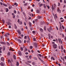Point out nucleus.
Masks as SVG:
<instances>
[{"instance_id": "f257e3e1", "label": "nucleus", "mask_w": 66, "mask_h": 66, "mask_svg": "<svg viewBox=\"0 0 66 66\" xmlns=\"http://www.w3.org/2000/svg\"><path fill=\"white\" fill-rule=\"evenodd\" d=\"M54 49H56L57 48V46L56 44H53L52 45Z\"/></svg>"}, {"instance_id": "f03ea898", "label": "nucleus", "mask_w": 66, "mask_h": 66, "mask_svg": "<svg viewBox=\"0 0 66 66\" xmlns=\"http://www.w3.org/2000/svg\"><path fill=\"white\" fill-rule=\"evenodd\" d=\"M48 30V31L50 32H51V31L52 30V27H50L49 28H48L47 29Z\"/></svg>"}, {"instance_id": "7ed1b4c3", "label": "nucleus", "mask_w": 66, "mask_h": 66, "mask_svg": "<svg viewBox=\"0 0 66 66\" xmlns=\"http://www.w3.org/2000/svg\"><path fill=\"white\" fill-rule=\"evenodd\" d=\"M8 35H10V34L9 33H7L5 34V37H8Z\"/></svg>"}, {"instance_id": "20e7f679", "label": "nucleus", "mask_w": 66, "mask_h": 66, "mask_svg": "<svg viewBox=\"0 0 66 66\" xmlns=\"http://www.w3.org/2000/svg\"><path fill=\"white\" fill-rule=\"evenodd\" d=\"M34 45L35 46V48H37V44L36 43H35L34 44Z\"/></svg>"}, {"instance_id": "39448f33", "label": "nucleus", "mask_w": 66, "mask_h": 66, "mask_svg": "<svg viewBox=\"0 0 66 66\" xmlns=\"http://www.w3.org/2000/svg\"><path fill=\"white\" fill-rule=\"evenodd\" d=\"M38 55H39V56H40V57H42V59H43V58H44V54L43 55V56H42V55H41L40 54H38Z\"/></svg>"}, {"instance_id": "423d86ee", "label": "nucleus", "mask_w": 66, "mask_h": 66, "mask_svg": "<svg viewBox=\"0 0 66 66\" xmlns=\"http://www.w3.org/2000/svg\"><path fill=\"white\" fill-rule=\"evenodd\" d=\"M17 32H18L19 35H21V32L20 30H18L17 31Z\"/></svg>"}, {"instance_id": "0eeeda50", "label": "nucleus", "mask_w": 66, "mask_h": 66, "mask_svg": "<svg viewBox=\"0 0 66 66\" xmlns=\"http://www.w3.org/2000/svg\"><path fill=\"white\" fill-rule=\"evenodd\" d=\"M0 43L1 44H3L4 45H6V43L4 42H1Z\"/></svg>"}, {"instance_id": "6e6552de", "label": "nucleus", "mask_w": 66, "mask_h": 66, "mask_svg": "<svg viewBox=\"0 0 66 66\" xmlns=\"http://www.w3.org/2000/svg\"><path fill=\"white\" fill-rule=\"evenodd\" d=\"M12 15H13V18H15V14L14 13H12Z\"/></svg>"}, {"instance_id": "1a4fd4ad", "label": "nucleus", "mask_w": 66, "mask_h": 66, "mask_svg": "<svg viewBox=\"0 0 66 66\" xmlns=\"http://www.w3.org/2000/svg\"><path fill=\"white\" fill-rule=\"evenodd\" d=\"M18 41L19 42V43H22L21 41L19 39H18Z\"/></svg>"}, {"instance_id": "9d476101", "label": "nucleus", "mask_w": 66, "mask_h": 66, "mask_svg": "<svg viewBox=\"0 0 66 66\" xmlns=\"http://www.w3.org/2000/svg\"><path fill=\"white\" fill-rule=\"evenodd\" d=\"M7 24H8V26H10V25H11V23L9 22H7Z\"/></svg>"}, {"instance_id": "9b49d317", "label": "nucleus", "mask_w": 66, "mask_h": 66, "mask_svg": "<svg viewBox=\"0 0 66 66\" xmlns=\"http://www.w3.org/2000/svg\"><path fill=\"white\" fill-rule=\"evenodd\" d=\"M1 60L2 61H3V62H4V58H3V57H2L1 58Z\"/></svg>"}, {"instance_id": "f8f14e48", "label": "nucleus", "mask_w": 66, "mask_h": 66, "mask_svg": "<svg viewBox=\"0 0 66 66\" xmlns=\"http://www.w3.org/2000/svg\"><path fill=\"white\" fill-rule=\"evenodd\" d=\"M18 54L19 55H21V53L20 51H19V52Z\"/></svg>"}, {"instance_id": "ddd939ff", "label": "nucleus", "mask_w": 66, "mask_h": 66, "mask_svg": "<svg viewBox=\"0 0 66 66\" xmlns=\"http://www.w3.org/2000/svg\"><path fill=\"white\" fill-rule=\"evenodd\" d=\"M57 11L58 12H60V13H61V10H60V9L59 8L58 9H57Z\"/></svg>"}, {"instance_id": "4468645a", "label": "nucleus", "mask_w": 66, "mask_h": 66, "mask_svg": "<svg viewBox=\"0 0 66 66\" xmlns=\"http://www.w3.org/2000/svg\"><path fill=\"white\" fill-rule=\"evenodd\" d=\"M0 65H1V66H4V65L3 64V62L1 63H0Z\"/></svg>"}, {"instance_id": "2eb2a0df", "label": "nucleus", "mask_w": 66, "mask_h": 66, "mask_svg": "<svg viewBox=\"0 0 66 66\" xmlns=\"http://www.w3.org/2000/svg\"><path fill=\"white\" fill-rule=\"evenodd\" d=\"M52 5V7L51 9H52V10L53 11V10H54V7H53V4Z\"/></svg>"}, {"instance_id": "dca6fc26", "label": "nucleus", "mask_w": 66, "mask_h": 66, "mask_svg": "<svg viewBox=\"0 0 66 66\" xmlns=\"http://www.w3.org/2000/svg\"><path fill=\"white\" fill-rule=\"evenodd\" d=\"M16 66H19V62L17 61L16 62Z\"/></svg>"}, {"instance_id": "f3484780", "label": "nucleus", "mask_w": 66, "mask_h": 66, "mask_svg": "<svg viewBox=\"0 0 66 66\" xmlns=\"http://www.w3.org/2000/svg\"><path fill=\"white\" fill-rule=\"evenodd\" d=\"M13 58L14 59V60H16V56H15V55H13Z\"/></svg>"}, {"instance_id": "a211bd4d", "label": "nucleus", "mask_w": 66, "mask_h": 66, "mask_svg": "<svg viewBox=\"0 0 66 66\" xmlns=\"http://www.w3.org/2000/svg\"><path fill=\"white\" fill-rule=\"evenodd\" d=\"M38 18L39 19H40V18H42V16H38Z\"/></svg>"}, {"instance_id": "6ab92c4d", "label": "nucleus", "mask_w": 66, "mask_h": 66, "mask_svg": "<svg viewBox=\"0 0 66 66\" xmlns=\"http://www.w3.org/2000/svg\"><path fill=\"white\" fill-rule=\"evenodd\" d=\"M43 6H44V9H46V6L45 5V4H43Z\"/></svg>"}, {"instance_id": "aec40b11", "label": "nucleus", "mask_w": 66, "mask_h": 66, "mask_svg": "<svg viewBox=\"0 0 66 66\" xmlns=\"http://www.w3.org/2000/svg\"><path fill=\"white\" fill-rule=\"evenodd\" d=\"M29 24L30 27H31V26H32L31 24V22H29Z\"/></svg>"}, {"instance_id": "412c9836", "label": "nucleus", "mask_w": 66, "mask_h": 66, "mask_svg": "<svg viewBox=\"0 0 66 66\" xmlns=\"http://www.w3.org/2000/svg\"><path fill=\"white\" fill-rule=\"evenodd\" d=\"M19 23L20 24H22V21H20L19 22Z\"/></svg>"}, {"instance_id": "4be33fe9", "label": "nucleus", "mask_w": 66, "mask_h": 66, "mask_svg": "<svg viewBox=\"0 0 66 66\" xmlns=\"http://www.w3.org/2000/svg\"><path fill=\"white\" fill-rule=\"evenodd\" d=\"M16 5V6H18V4H17L16 3H14V5Z\"/></svg>"}, {"instance_id": "5701e85b", "label": "nucleus", "mask_w": 66, "mask_h": 66, "mask_svg": "<svg viewBox=\"0 0 66 66\" xmlns=\"http://www.w3.org/2000/svg\"><path fill=\"white\" fill-rule=\"evenodd\" d=\"M39 11L38 10H37L36 11V12L37 13H39Z\"/></svg>"}, {"instance_id": "b1692460", "label": "nucleus", "mask_w": 66, "mask_h": 66, "mask_svg": "<svg viewBox=\"0 0 66 66\" xmlns=\"http://www.w3.org/2000/svg\"><path fill=\"white\" fill-rule=\"evenodd\" d=\"M38 59H39V60H40V61H41V62H43V61L41 59H40V58L38 57Z\"/></svg>"}, {"instance_id": "393cba45", "label": "nucleus", "mask_w": 66, "mask_h": 66, "mask_svg": "<svg viewBox=\"0 0 66 66\" xmlns=\"http://www.w3.org/2000/svg\"><path fill=\"white\" fill-rule=\"evenodd\" d=\"M20 49H21V51H23V48L22 47H20Z\"/></svg>"}, {"instance_id": "a878e982", "label": "nucleus", "mask_w": 66, "mask_h": 66, "mask_svg": "<svg viewBox=\"0 0 66 66\" xmlns=\"http://www.w3.org/2000/svg\"><path fill=\"white\" fill-rule=\"evenodd\" d=\"M6 12H8V11H9V9H7V8H6Z\"/></svg>"}, {"instance_id": "bb28decb", "label": "nucleus", "mask_w": 66, "mask_h": 66, "mask_svg": "<svg viewBox=\"0 0 66 66\" xmlns=\"http://www.w3.org/2000/svg\"><path fill=\"white\" fill-rule=\"evenodd\" d=\"M33 59H34V60H37V58L36 57H33Z\"/></svg>"}, {"instance_id": "cd10ccee", "label": "nucleus", "mask_w": 66, "mask_h": 66, "mask_svg": "<svg viewBox=\"0 0 66 66\" xmlns=\"http://www.w3.org/2000/svg\"><path fill=\"white\" fill-rule=\"evenodd\" d=\"M5 46H3V50H5Z\"/></svg>"}, {"instance_id": "c85d7f7f", "label": "nucleus", "mask_w": 66, "mask_h": 66, "mask_svg": "<svg viewBox=\"0 0 66 66\" xmlns=\"http://www.w3.org/2000/svg\"><path fill=\"white\" fill-rule=\"evenodd\" d=\"M29 58L30 59H32V56L30 55L29 56Z\"/></svg>"}, {"instance_id": "c756f323", "label": "nucleus", "mask_w": 66, "mask_h": 66, "mask_svg": "<svg viewBox=\"0 0 66 66\" xmlns=\"http://www.w3.org/2000/svg\"><path fill=\"white\" fill-rule=\"evenodd\" d=\"M2 21H3V23H5V21L3 19L2 20Z\"/></svg>"}, {"instance_id": "7c9ffc66", "label": "nucleus", "mask_w": 66, "mask_h": 66, "mask_svg": "<svg viewBox=\"0 0 66 66\" xmlns=\"http://www.w3.org/2000/svg\"><path fill=\"white\" fill-rule=\"evenodd\" d=\"M27 62L28 63H31V62H32L31 61H28Z\"/></svg>"}, {"instance_id": "2f4dec72", "label": "nucleus", "mask_w": 66, "mask_h": 66, "mask_svg": "<svg viewBox=\"0 0 66 66\" xmlns=\"http://www.w3.org/2000/svg\"><path fill=\"white\" fill-rule=\"evenodd\" d=\"M40 31H41V32H43V29H42V28H40Z\"/></svg>"}, {"instance_id": "473e14b6", "label": "nucleus", "mask_w": 66, "mask_h": 66, "mask_svg": "<svg viewBox=\"0 0 66 66\" xmlns=\"http://www.w3.org/2000/svg\"><path fill=\"white\" fill-rule=\"evenodd\" d=\"M32 64L33 65H35V63L33 62L32 63Z\"/></svg>"}, {"instance_id": "72a5a7b5", "label": "nucleus", "mask_w": 66, "mask_h": 66, "mask_svg": "<svg viewBox=\"0 0 66 66\" xmlns=\"http://www.w3.org/2000/svg\"><path fill=\"white\" fill-rule=\"evenodd\" d=\"M12 6H10L9 7V9H11L12 8Z\"/></svg>"}, {"instance_id": "f704fd0d", "label": "nucleus", "mask_w": 66, "mask_h": 66, "mask_svg": "<svg viewBox=\"0 0 66 66\" xmlns=\"http://www.w3.org/2000/svg\"><path fill=\"white\" fill-rule=\"evenodd\" d=\"M48 36L49 37V39H50V34H48Z\"/></svg>"}, {"instance_id": "c9c22d12", "label": "nucleus", "mask_w": 66, "mask_h": 66, "mask_svg": "<svg viewBox=\"0 0 66 66\" xmlns=\"http://www.w3.org/2000/svg\"><path fill=\"white\" fill-rule=\"evenodd\" d=\"M7 45H8V46H10V43H9L7 42Z\"/></svg>"}, {"instance_id": "e433bc0d", "label": "nucleus", "mask_w": 66, "mask_h": 66, "mask_svg": "<svg viewBox=\"0 0 66 66\" xmlns=\"http://www.w3.org/2000/svg\"><path fill=\"white\" fill-rule=\"evenodd\" d=\"M10 63H12V62H11V61H10V59H9L8 60V63H10Z\"/></svg>"}, {"instance_id": "4c0bfd02", "label": "nucleus", "mask_w": 66, "mask_h": 66, "mask_svg": "<svg viewBox=\"0 0 66 66\" xmlns=\"http://www.w3.org/2000/svg\"><path fill=\"white\" fill-rule=\"evenodd\" d=\"M3 5H4L5 6H7V5L4 4H3Z\"/></svg>"}, {"instance_id": "58836bf2", "label": "nucleus", "mask_w": 66, "mask_h": 66, "mask_svg": "<svg viewBox=\"0 0 66 66\" xmlns=\"http://www.w3.org/2000/svg\"><path fill=\"white\" fill-rule=\"evenodd\" d=\"M46 6L48 7V9H50V7H49V6L47 5Z\"/></svg>"}, {"instance_id": "ea45409f", "label": "nucleus", "mask_w": 66, "mask_h": 66, "mask_svg": "<svg viewBox=\"0 0 66 66\" xmlns=\"http://www.w3.org/2000/svg\"><path fill=\"white\" fill-rule=\"evenodd\" d=\"M43 4H41L39 5V6H40V7H41L42 6H43Z\"/></svg>"}, {"instance_id": "a19ab883", "label": "nucleus", "mask_w": 66, "mask_h": 66, "mask_svg": "<svg viewBox=\"0 0 66 66\" xmlns=\"http://www.w3.org/2000/svg\"><path fill=\"white\" fill-rule=\"evenodd\" d=\"M27 5V3H26L24 4V6H26Z\"/></svg>"}, {"instance_id": "79ce46f5", "label": "nucleus", "mask_w": 66, "mask_h": 66, "mask_svg": "<svg viewBox=\"0 0 66 66\" xmlns=\"http://www.w3.org/2000/svg\"><path fill=\"white\" fill-rule=\"evenodd\" d=\"M14 26L15 27V29H17V26H16V25L15 24L14 25Z\"/></svg>"}, {"instance_id": "37998d69", "label": "nucleus", "mask_w": 66, "mask_h": 66, "mask_svg": "<svg viewBox=\"0 0 66 66\" xmlns=\"http://www.w3.org/2000/svg\"><path fill=\"white\" fill-rule=\"evenodd\" d=\"M35 31H32V33L33 34H35Z\"/></svg>"}, {"instance_id": "c03bdc74", "label": "nucleus", "mask_w": 66, "mask_h": 66, "mask_svg": "<svg viewBox=\"0 0 66 66\" xmlns=\"http://www.w3.org/2000/svg\"><path fill=\"white\" fill-rule=\"evenodd\" d=\"M33 48V47L32 46H30V48L31 49H32V48Z\"/></svg>"}, {"instance_id": "a18cd8bd", "label": "nucleus", "mask_w": 66, "mask_h": 66, "mask_svg": "<svg viewBox=\"0 0 66 66\" xmlns=\"http://www.w3.org/2000/svg\"><path fill=\"white\" fill-rule=\"evenodd\" d=\"M34 41H36V39L35 38H33Z\"/></svg>"}, {"instance_id": "49530a36", "label": "nucleus", "mask_w": 66, "mask_h": 66, "mask_svg": "<svg viewBox=\"0 0 66 66\" xmlns=\"http://www.w3.org/2000/svg\"><path fill=\"white\" fill-rule=\"evenodd\" d=\"M1 39H2V38H3V36H1Z\"/></svg>"}, {"instance_id": "de8ad7c7", "label": "nucleus", "mask_w": 66, "mask_h": 66, "mask_svg": "<svg viewBox=\"0 0 66 66\" xmlns=\"http://www.w3.org/2000/svg\"><path fill=\"white\" fill-rule=\"evenodd\" d=\"M14 13L15 14H16V11H15V10H14Z\"/></svg>"}, {"instance_id": "09e8293b", "label": "nucleus", "mask_w": 66, "mask_h": 66, "mask_svg": "<svg viewBox=\"0 0 66 66\" xmlns=\"http://www.w3.org/2000/svg\"><path fill=\"white\" fill-rule=\"evenodd\" d=\"M53 56H52L51 58V60H53Z\"/></svg>"}, {"instance_id": "8fccbe9b", "label": "nucleus", "mask_w": 66, "mask_h": 66, "mask_svg": "<svg viewBox=\"0 0 66 66\" xmlns=\"http://www.w3.org/2000/svg\"><path fill=\"white\" fill-rule=\"evenodd\" d=\"M54 7H55V6H56V5H55V4H54Z\"/></svg>"}, {"instance_id": "3c124183", "label": "nucleus", "mask_w": 66, "mask_h": 66, "mask_svg": "<svg viewBox=\"0 0 66 66\" xmlns=\"http://www.w3.org/2000/svg\"><path fill=\"white\" fill-rule=\"evenodd\" d=\"M27 42L28 43H29V44L30 43V41H27Z\"/></svg>"}, {"instance_id": "603ef678", "label": "nucleus", "mask_w": 66, "mask_h": 66, "mask_svg": "<svg viewBox=\"0 0 66 66\" xmlns=\"http://www.w3.org/2000/svg\"><path fill=\"white\" fill-rule=\"evenodd\" d=\"M11 66H14V65L13 64H10Z\"/></svg>"}, {"instance_id": "864d4df0", "label": "nucleus", "mask_w": 66, "mask_h": 66, "mask_svg": "<svg viewBox=\"0 0 66 66\" xmlns=\"http://www.w3.org/2000/svg\"><path fill=\"white\" fill-rule=\"evenodd\" d=\"M64 3H66V1L65 0L64 1Z\"/></svg>"}, {"instance_id": "5fc2aeb1", "label": "nucleus", "mask_w": 66, "mask_h": 66, "mask_svg": "<svg viewBox=\"0 0 66 66\" xmlns=\"http://www.w3.org/2000/svg\"><path fill=\"white\" fill-rule=\"evenodd\" d=\"M26 38H27V36H25V37H24V39H26Z\"/></svg>"}, {"instance_id": "6e6d98bb", "label": "nucleus", "mask_w": 66, "mask_h": 66, "mask_svg": "<svg viewBox=\"0 0 66 66\" xmlns=\"http://www.w3.org/2000/svg\"><path fill=\"white\" fill-rule=\"evenodd\" d=\"M61 49H63V46H62V45H61Z\"/></svg>"}, {"instance_id": "4d7b16f0", "label": "nucleus", "mask_w": 66, "mask_h": 66, "mask_svg": "<svg viewBox=\"0 0 66 66\" xmlns=\"http://www.w3.org/2000/svg\"><path fill=\"white\" fill-rule=\"evenodd\" d=\"M35 21H38V19H36Z\"/></svg>"}, {"instance_id": "13d9d810", "label": "nucleus", "mask_w": 66, "mask_h": 66, "mask_svg": "<svg viewBox=\"0 0 66 66\" xmlns=\"http://www.w3.org/2000/svg\"><path fill=\"white\" fill-rule=\"evenodd\" d=\"M30 30H31V31H32L33 30V28L32 27L30 28Z\"/></svg>"}, {"instance_id": "bf43d9fd", "label": "nucleus", "mask_w": 66, "mask_h": 66, "mask_svg": "<svg viewBox=\"0 0 66 66\" xmlns=\"http://www.w3.org/2000/svg\"><path fill=\"white\" fill-rule=\"evenodd\" d=\"M10 53L9 52L8 53V55H10Z\"/></svg>"}, {"instance_id": "052dcab7", "label": "nucleus", "mask_w": 66, "mask_h": 66, "mask_svg": "<svg viewBox=\"0 0 66 66\" xmlns=\"http://www.w3.org/2000/svg\"><path fill=\"white\" fill-rule=\"evenodd\" d=\"M60 3H58V6H60Z\"/></svg>"}, {"instance_id": "680f3d73", "label": "nucleus", "mask_w": 66, "mask_h": 66, "mask_svg": "<svg viewBox=\"0 0 66 66\" xmlns=\"http://www.w3.org/2000/svg\"><path fill=\"white\" fill-rule=\"evenodd\" d=\"M23 15H26V14H25V13L24 12L23 13Z\"/></svg>"}, {"instance_id": "e2e57ef3", "label": "nucleus", "mask_w": 66, "mask_h": 66, "mask_svg": "<svg viewBox=\"0 0 66 66\" xmlns=\"http://www.w3.org/2000/svg\"><path fill=\"white\" fill-rule=\"evenodd\" d=\"M56 28L57 29V30H59V29H58V28L57 27H56Z\"/></svg>"}, {"instance_id": "0e129e2a", "label": "nucleus", "mask_w": 66, "mask_h": 66, "mask_svg": "<svg viewBox=\"0 0 66 66\" xmlns=\"http://www.w3.org/2000/svg\"><path fill=\"white\" fill-rule=\"evenodd\" d=\"M29 57V56L28 55L26 56V58L27 57Z\"/></svg>"}, {"instance_id": "69168bd1", "label": "nucleus", "mask_w": 66, "mask_h": 66, "mask_svg": "<svg viewBox=\"0 0 66 66\" xmlns=\"http://www.w3.org/2000/svg\"><path fill=\"white\" fill-rule=\"evenodd\" d=\"M0 4H1V5H2V4H3L1 2H0Z\"/></svg>"}, {"instance_id": "338daca9", "label": "nucleus", "mask_w": 66, "mask_h": 66, "mask_svg": "<svg viewBox=\"0 0 66 66\" xmlns=\"http://www.w3.org/2000/svg\"><path fill=\"white\" fill-rule=\"evenodd\" d=\"M27 49L26 48H25V51H27Z\"/></svg>"}, {"instance_id": "774afa93", "label": "nucleus", "mask_w": 66, "mask_h": 66, "mask_svg": "<svg viewBox=\"0 0 66 66\" xmlns=\"http://www.w3.org/2000/svg\"><path fill=\"white\" fill-rule=\"evenodd\" d=\"M25 54H28V52L26 53H25Z\"/></svg>"}]
</instances>
